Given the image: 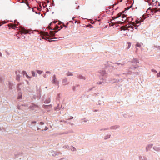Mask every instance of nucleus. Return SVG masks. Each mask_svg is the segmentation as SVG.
<instances>
[{"instance_id":"1","label":"nucleus","mask_w":160,"mask_h":160,"mask_svg":"<svg viewBox=\"0 0 160 160\" xmlns=\"http://www.w3.org/2000/svg\"><path fill=\"white\" fill-rule=\"evenodd\" d=\"M42 35V38L47 40L49 39V38L48 37L49 36L48 33L44 32H43Z\"/></svg>"},{"instance_id":"2","label":"nucleus","mask_w":160,"mask_h":160,"mask_svg":"<svg viewBox=\"0 0 160 160\" xmlns=\"http://www.w3.org/2000/svg\"><path fill=\"white\" fill-rule=\"evenodd\" d=\"M159 10V9L158 10L157 8H154L153 9H151V8H149L147 10V12H149V11H150V12H154L156 13Z\"/></svg>"},{"instance_id":"3","label":"nucleus","mask_w":160,"mask_h":160,"mask_svg":"<svg viewBox=\"0 0 160 160\" xmlns=\"http://www.w3.org/2000/svg\"><path fill=\"white\" fill-rule=\"evenodd\" d=\"M21 32L22 34H27L28 32V30H26L25 29L22 28L21 30Z\"/></svg>"},{"instance_id":"4","label":"nucleus","mask_w":160,"mask_h":160,"mask_svg":"<svg viewBox=\"0 0 160 160\" xmlns=\"http://www.w3.org/2000/svg\"><path fill=\"white\" fill-rule=\"evenodd\" d=\"M22 74L23 75H26V77L28 78H31V77H29L28 75L27 74L26 72L25 71H23L22 72Z\"/></svg>"},{"instance_id":"5","label":"nucleus","mask_w":160,"mask_h":160,"mask_svg":"<svg viewBox=\"0 0 160 160\" xmlns=\"http://www.w3.org/2000/svg\"><path fill=\"white\" fill-rule=\"evenodd\" d=\"M130 27V26H128V27H127L126 26H122L121 27V28L123 30H128V28H129Z\"/></svg>"},{"instance_id":"6","label":"nucleus","mask_w":160,"mask_h":160,"mask_svg":"<svg viewBox=\"0 0 160 160\" xmlns=\"http://www.w3.org/2000/svg\"><path fill=\"white\" fill-rule=\"evenodd\" d=\"M16 79L18 81H20V75L19 74L16 75Z\"/></svg>"},{"instance_id":"7","label":"nucleus","mask_w":160,"mask_h":160,"mask_svg":"<svg viewBox=\"0 0 160 160\" xmlns=\"http://www.w3.org/2000/svg\"><path fill=\"white\" fill-rule=\"evenodd\" d=\"M53 83H57V81L56 80V78L55 77V75H54L53 77Z\"/></svg>"},{"instance_id":"8","label":"nucleus","mask_w":160,"mask_h":160,"mask_svg":"<svg viewBox=\"0 0 160 160\" xmlns=\"http://www.w3.org/2000/svg\"><path fill=\"white\" fill-rule=\"evenodd\" d=\"M50 34L51 36H54L55 34V33L54 31H51L50 32Z\"/></svg>"},{"instance_id":"9","label":"nucleus","mask_w":160,"mask_h":160,"mask_svg":"<svg viewBox=\"0 0 160 160\" xmlns=\"http://www.w3.org/2000/svg\"><path fill=\"white\" fill-rule=\"evenodd\" d=\"M122 15V13H118V14H117V16L115 18H119Z\"/></svg>"},{"instance_id":"10","label":"nucleus","mask_w":160,"mask_h":160,"mask_svg":"<svg viewBox=\"0 0 160 160\" xmlns=\"http://www.w3.org/2000/svg\"><path fill=\"white\" fill-rule=\"evenodd\" d=\"M37 72L38 74H40L42 73V71L41 70H37Z\"/></svg>"},{"instance_id":"11","label":"nucleus","mask_w":160,"mask_h":160,"mask_svg":"<svg viewBox=\"0 0 160 160\" xmlns=\"http://www.w3.org/2000/svg\"><path fill=\"white\" fill-rule=\"evenodd\" d=\"M79 78L80 79H85V78L84 77H82L81 75H79Z\"/></svg>"},{"instance_id":"12","label":"nucleus","mask_w":160,"mask_h":160,"mask_svg":"<svg viewBox=\"0 0 160 160\" xmlns=\"http://www.w3.org/2000/svg\"><path fill=\"white\" fill-rule=\"evenodd\" d=\"M59 28V27L57 25H56L55 27L53 29L57 30Z\"/></svg>"},{"instance_id":"13","label":"nucleus","mask_w":160,"mask_h":160,"mask_svg":"<svg viewBox=\"0 0 160 160\" xmlns=\"http://www.w3.org/2000/svg\"><path fill=\"white\" fill-rule=\"evenodd\" d=\"M120 22H121V23H123V22H122L121 21H118V22H115L113 24V25H115L116 24H120Z\"/></svg>"},{"instance_id":"14","label":"nucleus","mask_w":160,"mask_h":160,"mask_svg":"<svg viewBox=\"0 0 160 160\" xmlns=\"http://www.w3.org/2000/svg\"><path fill=\"white\" fill-rule=\"evenodd\" d=\"M31 73L33 76L34 77L35 76V73L34 71H32Z\"/></svg>"},{"instance_id":"15","label":"nucleus","mask_w":160,"mask_h":160,"mask_svg":"<svg viewBox=\"0 0 160 160\" xmlns=\"http://www.w3.org/2000/svg\"><path fill=\"white\" fill-rule=\"evenodd\" d=\"M67 75H68V76H70V75H72V73L71 72H68V73H67Z\"/></svg>"},{"instance_id":"16","label":"nucleus","mask_w":160,"mask_h":160,"mask_svg":"<svg viewBox=\"0 0 160 160\" xmlns=\"http://www.w3.org/2000/svg\"><path fill=\"white\" fill-rule=\"evenodd\" d=\"M52 22L50 24H49V25L48 26V28H49V29H52L51 27H50V26L51 25H52Z\"/></svg>"},{"instance_id":"17","label":"nucleus","mask_w":160,"mask_h":160,"mask_svg":"<svg viewBox=\"0 0 160 160\" xmlns=\"http://www.w3.org/2000/svg\"><path fill=\"white\" fill-rule=\"evenodd\" d=\"M136 46H137V47H140L141 46V45L139 44V43H137L136 44Z\"/></svg>"},{"instance_id":"18","label":"nucleus","mask_w":160,"mask_h":160,"mask_svg":"<svg viewBox=\"0 0 160 160\" xmlns=\"http://www.w3.org/2000/svg\"><path fill=\"white\" fill-rule=\"evenodd\" d=\"M157 76L158 77H160V72L159 73H157Z\"/></svg>"},{"instance_id":"19","label":"nucleus","mask_w":160,"mask_h":160,"mask_svg":"<svg viewBox=\"0 0 160 160\" xmlns=\"http://www.w3.org/2000/svg\"><path fill=\"white\" fill-rule=\"evenodd\" d=\"M122 18H126V15L124 14L122 15Z\"/></svg>"},{"instance_id":"20","label":"nucleus","mask_w":160,"mask_h":160,"mask_svg":"<svg viewBox=\"0 0 160 160\" xmlns=\"http://www.w3.org/2000/svg\"><path fill=\"white\" fill-rule=\"evenodd\" d=\"M39 124H40V125H43V124H44V123H43V122H40Z\"/></svg>"},{"instance_id":"21","label":"nucleus","mask_w":160,"mask_h":160,"mask_svg":"<svg viewBox=\"0 0 160 160\" xmlns=\"http://www.w3.org/2000/svg\"><path fill=\"white\" fill-rule=\"evenodd\" d=\"M130 26V28H132V29H131V31H133V28L131 26Z\"/></svg>"},{"instance_id":"22","label":"nucleus","mask_w":160,"mask_h":160,"mask_svg":"<svg viewBox=\"0 0 160 160\" xmlns=\"http://www.w3.org/2000/svg\"><path fill=\"white\" fill-rule=\"evenodd\" d=\"M36 123V121H32V124H35Z\"/></svg>"},{"instance_id":"23","label":"nucleus","mask_w":160,"mask_h":160,"mask_svg":"<svg viewBox=\"0 0 160 160\" xmlns=\"http://www.w3.org/2000/svg\"><path fill=\"white\" fill-rule=\"evenodd\" d=\"M152 71L153 72H155V73H156L157 72V71L155 70H154V69H152Z\"/></svg>"},{"instance_id":"24","label":"nucleus","mask_w":160,"mask_h":160,"mask_svg":"<svg viewBox=\"0 0 160 160\" xmlns=\"http://www.w3.org/2000/svg\"><path fill=\"white\" fill-rule=\"evenodd\" d=\"M60 27L61 28L60 29H59V30H60L63 27V26H61Z\"/></svg>"},{"instance_id":"25","label":"nucleus","mask_w":160,"mask_h":160,"mask_svg":"<svg viewBox=\"0 0 160 160\" xmlns=\"http://www.w3.org/2000/svg\"><path fill=\"white\" fill-rule=\"evenodd\" d=\"M12 28H13L14 29L15 28V26L14 25H12Z\"/></svg>"},{"instance_id":"26","label":"nucleus","mask_w":160,"mask_h":160,"mask_svg":"<svg viewBox=\"0 0 160 160\" xmlns=\"http://www.w3.org/2000/svg\"><path fill=\"white\" fill-rule=\"evenodd\" d=\"M15 74H16V75H18V72H17V71H16L15 72Z\"/></svg>"},{"instance_id":"27","label":"nucleus","mask_w":160,"mask_h":160,"mask_svg":"<svg viewBox=\"0 0 160 160\" xmlns=\"http://www.w3.org/2000/svg\"><path fill=\"white\" fill-rule=\"evenodd\" d=\"M136 24H138L139 23V21H136Z\"/></svg>"},{"instance_id":"28","label":"nucleus","mask_w":160,"mask_h":160,"mask_svg":"<svg viewBox=\"0 0 160 160\" xmlns=\"http://www.w3.org/2000/svg\"><path fill=\"white\" fill-rule=\"evenodd\" d=\"M132 25H133V26L135 25V23L133 22L132 23Z\"/></svg>"},{"instance_id":"29","label":"nucleus","mask_w":160,"mask_h":160,"mask_svg":"<svg viewBox=\"0 0 160 160\" xmlns=\"http://www.w3.org/2000/svg\"><path fill=\"white\" fill-rule=\"evenodd\" d=\"M115 17H112V19H113V20H114V19H115Z\"/></svg>"},{"instance_id":"30","label":"nucleus","mask_w":160,"mask_h":160,"mask_svg":"<svg viewBox=\"0 0 160 160\" xmlns=\"http://www.w3.org/2000/svg\"><path fill=\"white\" fill-rule=\"evenodd\" d=\"M48 129V128L47 127H46L45 129H44L45 130H46Z\"/></svg>"},{"instance_id":"31","label":"nucleus","mask_w":160,"mask_h":160,"mask_svg":"<svg viewBox=\"0 0 160 160\" xmlns=\"http://www.w3.org/2000/svg\"><path fill=\"white\" fill-rule=\"evenodd\" d=\"M2 56V54L1 52H0V56Z\"/></svg>"},{"instance_id":"32","label":"nucleus","mask_w":160,"mask_h":160,"mask_svg":"<svg viewBox=\"0 0 160 160\" xmlns=\"http://www.w3.org/2000/svg\"><path fill=\"white\" fill-rule=\"evenodd\" d=\"M46 73H49V71H47V72H46Z\"/></svg>"},{"instance_id":"33","label":"nucleus","mask_w":160,"mask_h":160,"mask_svg":"<svg viewBox=\"0 0 160 160\" xmlns=\"http://www.w3.org/2000/svg\"><path fill=\"white\" fill-rule=\"evenodd\" d=\"M55 33H56V32H57V31H55V32H54Z\"/></svg>"},{"instance_id":"34","label":"nucleus","mask_w":160,"mask_h":160,"mask_svg":"<svg viewBox=\"0 0 160 160\" xmlns=\"http://www.w3.org/2000/svg\"><path fill=\"white\" fill-rule=\"evenodd\" d=\"M117 64H118V65L120 64V63H117Z\"/></svg>"},{"instance_id":"35","label":"nucleus","mask_w":160,"mask_h":160,"mask_svg":"<svg viewBox=\"0 0 160 160\" xmlns=\"http://www.w3.org/2000/svg\"><path fill=\"white\" fill-rule=\"evenodd\" d=\"M55 41L56 40H55V39H54V40H52V41Z\"/></svg>"},{"instance_id":"36","label":"nucleus","mask_w":160,"mask_h":160,"mask_svg":"<svg viewBox=\"0 0 160 160\" xmlns=\"http://www.w3.org/2000/svg\"><path fill=\"white\" fill-rule=\"evenodd\" d=\"M55 41L56 40H55V39H54V40H52V41Z\"/></svg>"},{"instance_id":"37","label":"nucleus","mask_w":160,"mask_h":160,"mask_svg":"<svg viewBox=\"0 0 160 160\" xmlns=\"http://www.w3.org/2000/svg\"><path fill=\"white\" fill-rule=\"evenodd\" d=\"M74 18H72V19H73V20H74Z\"/></svg>"},{"instance_id":"38","label":"nucleus","mask_w":160,"mask_h":160,"mask_svg":"<svg viewBox=\"0 0 160 160\" xmlns=\"http://www.w3.org/2000/svg\"><path fill=\"white\" fill-rule=\"evenodd\" d=\"M122 21H124V20H123V19H122Z\"/></svg>"},{"instance_id":"39","label":"nucleus","mask_w":160,"mask_h":160,"mask_svg":"<svg viewBox=\"0 0 160 160\" xmlns=\"http://www.w3.org/2000/svg\"><path fill=\"white\" fill-rule=\"evenodd\" d=\"M20 98V97L18 98Z\"/></svg>"}]
</instances>
